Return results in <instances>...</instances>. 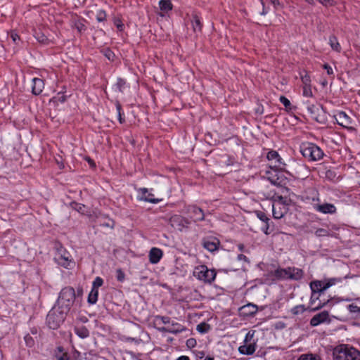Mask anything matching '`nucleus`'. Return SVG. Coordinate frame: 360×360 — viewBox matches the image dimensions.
Returning <instances> with one entry per match:
<instances>
[{
	"instance_id": "nucleus-6",
	"label": "nucleus",
	"mask_w": 360,
	"mask_h": 360,
	"mask_svg": "<svg viewBox=\"0 0 360 360\" xmlns=\"http://www.w3.org/2000/svg\"><path fill=\"white\" fill-rule=\"evenodd\" d=\"M319 202V198L318 197L312 198L311 205L315 211L325 214H333L336 213L337 208L333 204L328 202L320 204Z\"/></svg>"
},
{
	"instance_id": "nucleus-33",
	"label": "nucleus",
	"mask_w": 360,
	"mask_h": 360,
	"mask_svg": "<svg viewBox=\"0 0 360 360\" xmlns=\"http://www.w3.org/2000/svg\"><path fill=\"white\" fill-rule=\"evenodd\" d=\"M297 360H321V358L317 354L309 353L301 354Z\"/></svg>"
},
{
	"instance_id": "nucleus-40",
	"label": "nucleus",
	"mask_w": 360,
	"mask_h": 360,
	"mask_svg": "<svg viewBox=\"0 0 360 360\" xmlns=\"http://www.w3.org/2000/svg\"><path fill=\"white\" fill-rule=\"evenodd\" d=\"M342 278H331L328 280H326V287L325 288H330L334 285H335L338 283L342 282Z\"/></svg>"
},
{
	"instance_id": "nucleus-61",
	"label": "nucleus",
	"mask_w": 360,
	"mask_h": 360,
	"mask_svg": "<svg viewBox=\"0 0 360 360\" xmlns=\"http://www.w3.org/2000/svg\"><path fill=\"white\" fill-rule=\"evenodd\" d=\"M186 345L188 347H193L196 345V341L193 338H190L187 340Z\"/></svg>"
},
{
	"instance_id": "nucleus-45",
	"label": "nucleus",
	"mask_w": 360,
	"mask_h": 360,
	"mask_svg": "<svg viewBox=\"0 0 360 360\" xmlns=\"http://www.w3.org/2000/svg\"><path fill=\"white\" fill-rule=\"evenodd\" d=\"M255 333V332L254 330L248 331L245 337L244 343L248 344V343L252 342L253 341H255V340H253Z\"/></svg>"
},
{
	"instance_id": "nucleus-22",
	"label": "nucleus",
	"mask_w": 360,
	"mask_h": 360,
	"mask_svg": "<svg viewBox=\"0 0 360 360\" xmlns=\"http://www.w3.org/2000/svg\"><path fill=\"white\" fill-rule=\"evenodd\" d=\"M191 24L193 30L195 32H200L202 30V24L201 22L200 18L196 13L192 14L191 16Z\"/></svg>"
},
{
	"instance_id": "nucleus-55",
	"label": "nucleus",
	"mask_w": 360,
	"mask_h": 360,
	"mask_svg": "<svg viewBox=\"0 0 360 360\" xmlns=\"http://www.w3.org/2000/svg\"><path fill=\"white\" fill-rule=\"evenodd\" d=\"M321 295H319L318 292H312L311 291V297H310V300H309V304L311 306H312L315 302L319 299V296Z\"/></svg>"
},
{
	"instance_id": "nucleus-4",
	"label": "nucleus",
	"mask_w": 360,
	"mask_h": 360,
	"mask_svg": "<svg viewBox=\"0 0 360 360\" xmlns=\"http://www.w3.org/2000/svg\"><path fill=\"white\" fill-rule=\"evenodd\" d=\"M68 313L62 311L56 306L49 311L46 316V324L49 328L56 330L59 328L60 324L65 321Z\"/></svg>"
},
{
	"instance_id": "nucleus-8",
	"label": "nucleus",
	"mask_w": 360,
	"mask_h": 360,
	"mask_svg": "<svg viewBox=\"0 0 360 360\" xmlns=\"http://www.w3.org/2000/svg\"><path fill=\"white\" fill-rule=\"evenodd\" d=\"M266 158L270 162V167L275 171L284 170L285 164L283 162V159L276 150H270L268 152Z\"/></svg>"
},
{
	"instance_id": "nucleus-62",
	"label": "nucleus",
	"mask_w": 360,
	"mask_h": 360,
	"mask_svg": "<svg viewBox=\"0 0 360 360\" xmlns=\"http://www.w3.org/2000/svg\"><path fill=\"white\" fill-rule=\"evenodd\" d=\"M126 340L127 342H135L136 344H139L140 342V341H141V340L137 338H131V337L126 338Z\"/></svg>"
},
{
	"instance_id": "nucleus-27",
	"label": "nucleus",
	"mask_w": 360,
	"mask_h": 360,
	"mask_svg": "<svg viewBox=\"0 0 360 360\" xmlns=\"http://www.w3.org/2000/svg\"><path fill=\"white\" fill-rule=\"evenodd\" d=\"M285 213V209L284 207H281V206H277L275 204H273L272 206V214L274 219H281Z\"/></svg>"
},
{
	"instance_id": "nucleus-53",
	"label": "nucleus",
	"mask_w": 360,
	"mask_h": 360,
	"mask_svg": "<svg viewBox=\"0 0 360 360\" xmlns=\"http://www.w3.org/2000/svg\"><path fill=\"white\" fill-rule=\"evenodd\" d=\"M155 321L160 320L163 324H167L170 323V318L169 316L158 315L155 317Z\"/></svg>"
},
{
	"instance_id": "nucleus-10",
	"label": "nucleus",
	"mask_w": 360,
	"mask_h": 360,
	"mask_svg": "<svg viewBox=\"0 0 360 360\" xmlns=\"http://www.w3.org/2000/svg\"><path fill=\"white\" fill-rule=\"evenodd\" d=\"M169 223L174 229L182 231L188 227L190 221L181 215L175 214L170 218Z\"/></svg>"
},
{
	"instance_id": "nucleus-26",
	"label": "nucleus",
	"mask_w": 360,
	"mask_h": 360,
	"mask_svg": "<svg viewBox=\"0 0 360 360\" xmlns=\"http://www.w3.org/2000/svg\"><path fill=\"white\" fill-rule=\"evenodd\" d=\"M243 313L247 316H254L257 311V307L254 304H248L241 308Z\"/></svg>"
},
{
	"instance_id": "nucleus-29",
	"label": "nucleus",
	"mask_w": 360,
	"mask_h": 360,
	"mask_svg": "<svg viewBox=\"0 0 360 360\" xmlns=\"http://www.w3.org/2000/svg\"><path fill=\"white\" fill-rule=\"evenodd\" d=\"M74 331L77 335L84 339L89 336V330L84 326H75Z\"/></svg>"
},
{
	"instance_id": "nucleus-23",
	"label": "nucleus",
	"mask_w": 360,
	"mask_h": 360,
	"mask_svg": "<svg viewBox=\"0 0 360 360\" xmlns=\"http://www.w3.org/2000/svg\"><path fill=\"white\" fill-rule=\"evenodd\" d=\"M290 276L289 279L290 280H294V281H298L300 280L304 275V272L301 269L296 268V267H290V270L289 271Z\"/></svg>"
},
{
	"instance_id": "nucleus-36",
	"label": "nucleus",
	"mask_w": 360,
	"mask_h": 360,
	"mask_svg": "<svg viewBox=\"0 0 360 360\" xmlns=\"http://www.w3.org/2000/svg\"><path fill=\"white\" fill-rule=\"evenodd\" d=\"M126 81L122 78H117V82L115 84V86L119 92L122 93L125 86H126Z\"/></svg>"
},
{
	"instance_id": "nucleus-49",
	"label": "nucleus",
	"mask_w": 360,
	"mask_h": 360,
	"mask_svg": "<svg viewBox=\"0 0 360 360\" xmlns=\"http://www.w3.org/2000/svg\"><path fill=\"white\" fill-rule=\"evenodd\" d=\"M24 340H25V344L27 347H32L34 345V343H35L34 340L30 334H27L24 337Z\"/></svg>"
},
{
	"instance_id": "nucleus-43",
	"label": "nucleus",
	"mask_w": 360,
	"mask_h": 360,
	"mask_svg": "<svg viewBox=\"0 0 360 360\" xmlns=\"http://www.w3.org/2000/svg\"><path fill=\"white\" fill-rule=\"evenodd\" d=\"M279 101L285 107L287 110L291 109V103L285 96H281L279 98Z\"/></svg>"
},
{
	"instance_id": "nucleus-21",
	"label": "nucleus",
	"mask_w": 360,
	"mask_h": 360,
	"mask_svg": "<svg viewBox=\"0 0 360 360\" xmlns=\"http://www.w3.org/2000/svg\"><path fill=\"white\" fill-rule=\"evenodd\" d=\"M290 270V267L285 269L278 268L274 271V275L278 280L289 279V276L290 275L289 273Z\"/></svg>"
},
{
	"instance_id": "nucleus-19",
	"label": "nucleus",
	"mask_w": 360,
	"mask_h": 360,
	"mask_svg": "<svg viewBox=\"0 0 360 360\" xmlns=\"http://www.w3.org/2000/svg\"><path fill=\"white\" fill-rule=\"evenodd\" d=\"M326 287V281H314L310 283V288L312 292H316L319 295L323 293L328 288Z\"/></svg>"
},
{
	"instance_id": "nucleus-17",
	"label": "nucleus",
	"mask_w": 360,
	"mask_h": 360,
	"mask_svg": "<svg viewBox=\"0 0 360 360\" xmlns=\"http://www.w3.org/2000/svg\"><path fill=\"white\" fill-rule=\"evenodd\" d=\"M44 88V82L43 79L37 77L32 79V93L34 95H39Z\"/></svg>"
},
{
	"instance_id": "nucleus-34",
	"label": "nucleus",
	"mask_w": 360,
	"mask_h": 360,
	"mask_svg": "<svg viewBox=\"0 0 360 360\" xmlns=\"http://www.w3.org/2000/svg\"><path fill=\"white\" fill-rule=\"evenodd\" d=\"M172 326L176 327V328H173V329L169 328V329H167L165 328H161L160 330L161 331H167V332L171 333H177L181 332L183 330L182 326L180 324H179L178 323H172Z\"/></svg>"
},
{
	"instance_id": "nucleus-51",
	"label": "nucleus",
	"mask_w": 360,
	"mask_h": 360,
	"mask_svg": "<svg viewBox=\"0 0 360 360\" xmlns=\"http://www.w3.org/2000/svg\"><path fill=\"white\" fill-rule=\"evenodd\" d=\"M256 214L258 219H259L263 223H264L266 221L270 220L266 214L262 211H257Z\"/></svg>"
},
{
	"instance_id": "nucleus-47",
	"label": "nucleus",
	"mask_w": 360,
	"mask_h": 360,
	"mask_svg": "<svg viewBox=\"0 0 360 360\" xmlns=\"http://www.w3.org/2000/svg\"><path fill=\"white\" fill-rule=\"evenodd\" d=\"M103 283V280L99 276H97L92 284V289L98 290V288L101 287Z\"/></svg>"
},
{
	"instance_id": "nucleus-58",
	"label": "nucleus",
	"mask_w": 360,
	"mask_h": 360,
	"mask_svg": "<svg viewBox=\"0 0 360 360\" xmlns=\"http://www.w3.org/2000/svg\"><path fill=\"white\" fill-rule=\"evenodd\" d=\"M328 302H329V300H328L327 301H323V302H321L320 300L319 304L316 307L311 308L310 309V311H315L319 310L320 309H321L324 306H326Z\"/></svg>"
},
{
	"instance_id": "nucleus-5",
	"label": "nucleus",
	"mask_w": 360,
	"mask_h": 360,
	"mask_svg": "<svg viewBox=\"0 0 360 360\" xmlns=\"http://www.w3.org/2000/svg\"><path fill=\"white\" fill-rule=\"evenodd\" d=\"M193 274L198 279L211 283L214 281L217 272L214 269H209L205 265H200L195 268Z\"/></svg>"
},
{
	"instance_id": "nucleus-48",
	"label": "nucleus",
	"mask_w": 360,
	"mask_h": 360,
	"mask_svg": "<svg viewBox=\"0 0 360 360\" xmlns=\"http://www.w3.org/2000/svg\"><path fill=\"white\" fill-rule=\"evenodd\" d=\"M301 80L304 86L311 85V78L307 72L304 75H301Z\"/></svg>"
},
{
	"instance_id": "nucleus-1",
	"label": "nucleus",
	"mask_w": 360,
	"mask_h": 360,
	"mask_svg": "<svg viewBox=\"0 0 360 360\" xmlns=\"http://www.w3.org/2000/svg\"><path fill=\"white\" fill-rule=\"evenodd\" d=\"M76 299V292L72 287L63 288L58 295L55 306L62 311L69 313Z\"/></svg>"
},
{
	"instance_id": "nucleus-12",
	"label": "nucleus",
	"mask_w": 360,
	"mask_h": 360,
	"mask_svg": "<svg viewBox=\"0 0 360 360\" xmlns=\"http://www.w3.org/2000/svg\"><path fill=\"white\" fill-rule=\"evenodd\" d=\"M70 257V255L65 250H60L54 259L59 265L68 269L73 264Z\"/></svg>"
},
{
	"instance_id": "nucleus-15",
	"label": "nucleus",
	"mask_w": 360,
	"mask_h": 360,
	"mask_svg": "<svg viewBox=\"0 0 360 360\" xmlns=\"http://www.w3.org/2000/svg\"><path fill=\"white\" fill-rule=\"evenodd\" d=\"M139 192L141 194V195L139 198L140 200L150 202L153 204L158 203L162 200L161 199L159 198H155L154 195L151 193H149L148 190L146 188H139Z\"/></svg>"
},
{
	"instance_id": "nucleus-63",
	"label": "nucleus",
	"mask_w": 360,
	"mask_h": 360,
	"mask_svg": "<svg viewBox=\"0 0 360 360\" xmlns=\"http://www.w3.org/2000/svg\"><path fill=\"white\" fill-rule=\"evenodd\" d=\"M237 259L238 261H245L246 262H249L248 258L243 254L238 255L237 257Z\"/></svg>"
},
{
	"instance_id": "nucleus-35",
	"label": "nucleus",
	"mask_w": 360,
	"mask_h": 360,
	"mask_svg": "<svg viewBox=\"0 0 360 360\" xmlns=\"http://www.w3.org/2000/svg\"><path fill=\"white\" fill-rule=\"evenodd\" d=\"M197 330L200 333H207L210 330V326L205 322L197 326Z\"/></svg>"
},
{
	"instance_id": "nucleus-54",
	"label": "nucleus",
	"mask_w": 360,
	"mask_h": 360,
	"mask_svg": "<svg viewBox=\"0 0 360 360\" xmlns=\"http://www.w3.org/2000/svg\"><path fill=\"white\" fill-rule=\"evenodd\" d=\"M116 278H117V280L118 281H120V282L124 281V278H125V274L122 271V269H117V271H116Z\"/></svg>"
},
{
	"instance_id": "nucleus-60",
	"label": "nucleus",
	"mask_w": 360,
	"mask_h": 360,
	"mask_svg": "<svg viewBox=\"0 0 360 360\" xmlns=\"http://www.w3.org/2000/svg\"><path fill=\"white\" fill-rule=\"evenodd\" d=\"M11 38L12 39L13 41L16 44H18V41L20 40L19 35L13 32L11 33Z\"/></svg>"
},
{
	"instance_id": "nucleus-28",
	"label": "nucleus",
	"mask_w": 360,
	"mask_h": 360,
	"mask_svg": "<svg viewBox=\"0 0 360 360\" xmlns=\"http://www.w3.org/2000/svg\"><path fill=\"white\" fill-rule=\"evenodd\" d=\"M159 6L161 11L163 13L160 14L161 16H164L165 13L172 9V4L169 0H160Z\"/></svg>"
},
{
	"instance_id": "nucleus-64",
	"label": "nucleus",
	"mask_w": 360,
	"mask_h": 360,
	"mask_svg": "<svg viewBox=\"0 0 360 360\" xmlns=\"http://www.w3.org/2000/svg\"><path fill=\"white\" fill-rule=\"evenodd\" d=\"M270 1L274 5L275 8H277L278 6H281L279 0H270Z\"/></svg>"
},
{
	"instance_id": "nucleus-24",
	"label": "nucleus",
	"mask_w": 360,
	"mask_h": 360,
	"mask_svg": "<svg viewBox=\"0 0 360 360\" xmlns=\"http://www.w3.org/2000/svg\"><path fill=\"white\" fill-rule=\"evenodd\" d=\"M272 200L274 202V204L276 205L277 206L288 205V200L285 195L283 196V195H279L278 193H274L272 196Z\"/></svg>"
},
{
	"instance_id": "nucleus-11",
	"label": "nucleus",
	"mask_w": 360,
	"mask_h": 360,
	"mask_svg": "<svg viewBox=\"0 0 360 360\" xmlns=\"http://www.w3.org/2000/svg\"><path fill=\"white\" fill-rule=\"evenodd\" d=\"M186 212L189 217L195 222L202 221L205 219L204 212L196 205H192L186 207Z\"/></svg>"
},
{
	"instance_id": "nucleus-56",
	"label": "nucleus",
	"mask_w": 360,
	"mask_h": 360,
	"mask_svg": "<svg viewBox=\"0 0 360 360\" xmlns=\"http://www.w3.org/2000/svg\"><path fill=\"white\" fill-rule=\"evenodd\" d=\"M323 68L326 70L327 74L334 78L335 75L333 68L327 63L323 65Z\"/></svg>"
},
{
	"instance_id": "nucleus-59",
	"label": "nucleus",
	"mask_w": 360,
	"mask_h": 360,
	"mask_svg": "<svg viewBox=\"0 0 360 360\" xmlns=\"http://www.w3.org/2000/svg\"><path fill=\"white\" fill-rule=\"evenodd\" d=\"M348 309L352 313H359L360 307L356 304H351L348 306Z\"/></svg>"
},
{
	"instance_id": "nucleus-14",
	"label": "nucleus",
	"mask_w": 360,
	"mask_h": 360,
	"mask_svg": "<svg viewBox=\"0 0 360 360\" xmlns=\"http://www.w3.org/2000/svg\"><path fill=\"white\" fill-rule=\"evenodd\" d=\"M334 117L336 122L345 128H348L352 124V118L344 111H340Z\"/></svg>"
},
{
	"instance_id": "nucleus-20",
	"label": "nucleus",
	"mask_w": 360,
	"mask_h": 360,
	"mask_svg": "<svg viewBox=\"0 0 360 360\" xmlns=\"http://www.w3.org/2000/svg\"><path fill=\"white\" fill-rule=\"evenodd\" d=\"M162 251L158 248H153L149 252V261L151 264H157L162 257Z\"/></svg>"
},
{
	"instance_id": "nucleus-50",
	"label": "nucleus",
	"mask_w": 360,
	"mask_h": 360,
	"mask_svg": "<svg viewBox=\"0 0 360 360\" xmlns=\"http://www.w3.org/2000/svg\"><path fill=\"white\" fill-rule=\"evenodd\" d=\"M303 96L305 97H313V93L311 89V85L303 86Z\"/></svg>"
},
{
	"instance_id": "nucleus-3",
	"label": "nucleus",
	"mask_w": 360,
	"mask_h": 360,
	"mask_svg": "<svg viewBox=\"0 0 360 360\" xmlns=\"http://www.w3.org/2000/svg\"><path fill=\"white\" fill-rule=\"evenodd\" d=\"M334 360H360V352L352 347L342 345L333 350Z\"/></svg>"
},
{
	"instance_id": "nucleus-30",
	"label": "nucleus",
	"mask_w": 360,
	"mask_h": 360,
	"mask_svg": "<svg viewBox=\"0 0 360 360\" xmlns=\"http://www.w3.org/2000/svg\"><path fill=\"white\" fill-rule=\"evenodd\" d=\"M274 224L270 219V220L266 221L264 223V225L261 227V230L266 235H269L270 233H271L274 231Z\"/></svg>"
},
{
	"instance_id": "nucleus-25",
	"label": "nucleus",
	"mask_w": 360,
	"mask_h": 360,
	"mask_svg": "<svg viewBox=\"0 0 360 360\" xmlns=\"http://www.w3.org/2000/svg\"><path fill=\"white\" fill-rule=\"evenodd\" d=\"M54 356L57 360H70L69 354L67 352H64V349L61 346L56 348Z\"/></svg>"
},
{
	"instance_id": "nucleus-13",
	"label": "nucleus",
	"mask_w": 360,
	"mask_h": 360,
	"mask_svg": "<svg viewBox=\"0 0 360 360\" xmlns=\"http://www.w3.org/2000/svg\"><path fill=\"white\" fill-rule=\"evenodd\" d=\"M219 240L214 236L205 237L202 240V247L211 252L217 250L219 249Z\"/></svg>"
},
{
	"instance_id": "nucleus-37",
	"label": "nucleus",
	"mask_w": 360,
	"mask_h": 360,
	"mask_svg": "<svg viewBox=\"0 0 360 360\" xmlns=\"http://www.w3.org/2000/svg\"><path fill=\"white\" fill-rule=\"evenodd\" d=\"M34 37L41 44H46L48 41L47 37L41 32H35Z\"/></svg>"
},
{
	"instance_id": "nucleus-57",
	"label": "nucleus",
	"mask_w": 360,
	"mask_h": 360,
	"mask_svg": "<svg viewBox=\"0 0 360 360\" xmlns=\"http://www.w3.org/2000/svg\"><path fill=\"white\" fill-rule=\"evenodd\" d=\"M101 226L113 229L115 226V221L111 219H108L107 221L101 223Z\"/></svg>"
},
{
	"instance_id": "nucleus-32",
	"label": "nucleus",
	"mask_w": 360,
	"mask_h": 360,
	"mask_svg": "<svg viewBox=\"0 0 360 360\" xmlns=\"http://www.w3.org/2000/svg\"><path fill=\"white\" fill-rule=\"evenodd\" d=\"M98 290L92 289L90 291L89 296H88V302L90 304H94L96 303L98 300Z\"/></svg>"
},
{
	"instance_id": "nucleus-41",
	"label": "nucleus",
	"mask_w": 360,
	"mask_h": 360,
	"mask_svg": "<svg viewBox=\"0 0 360 360\" xmlns=\"http://www.w3.org/2000/svg\"><path fill=\"white\" fill-rule=\"evenodd\" d=\"M342 278H331L328 280H326V287L325 288H330L334 285H335L338 283L342 282Z\"/></svg>"
},
{
	"instance_id": "nucleus-38",
	"label": "nucleus",
	"mask_w": 360,
	"mask_h": 360,
	"mask_svg": "<svg viewBox=\"0 0 360 360\" xmlns=\"http://www.w3.org/2000/svg\"><path fill=\"white\" fill-rule=\"evenodd\" d=\"M71 207L76 210L77 212L84 214L85 205L81 203H78L77 202H72L70 203Z\"/></svg>"
},
{
	"instance_id": "nucleus-18",
	"label": "nucleus",
	"mask_w": 360,
	"mask_h": 360,
	"mask_svg": "<svg viewBox=\"0 0 360 360\" xmlns=\"http://www.w3.org/2000/svg\"><path fill=\"white\" fill-rule=\"evenodd\" d=\"M256 350V341H253L250 343H244L243 345H241L238 347V352L241 354L245 355H252Z\"/></svg>"
},
{
	"instance_id": "nucleus-7",
	"label": "nucleus",
	"mask_w": 360,
	"mask_h": 360,
	"mask_svg": "<svg viewBox=\"0 0 360 360\" xmlns=\"http://www.w3.org/2000/svg\"><path fill=\"white\" fill-rule=\"evenodd\" d=\"M307 110L311 114V117L319 123L324 124L327 121L326 112L322 105L316 106L314 104L307 105Z\"/></svg>"
},
{
	"instance_id": "nucleus-44",
	"label": "nucleus",
	"mask_w": 360,
	"mask_h": 360,
	"mask_svg": "<svg viewBox=\"0 0 360 360\" xmlns=\"http://www.w3.org/2000/svg\"><path fill=\"white\" fill-rule=\"evenodd\" d=\"M116 110L117 112V117L120 123L122 124L124 122V119L122 117V106L119 102H117L116 104Z\"/></svg>"
},
{
	"instance_id": "nucleus-9",
	"label": "nucleus",
	"mask_w": 360,
	"mask_h": 360,
	"mask_svg": "<svg viewBox=\"0 0 360 360\" xmlns=\"http://www.w3.org/2000/svg\"><path fill=\"white\" fill-rule=\"evenodd\" d=\"M270 174L271 176H268L267 179L271 184L280 187L282 194H287L289 192V189L287 187L283 186L285 184L286 178L278 173H276L274 174L270 173Z\"/></svg>"
},
{
	"instance_id": "nucleus-2",
	"label": "nucleus",
	"mask_w": 360,
	"mask_h": 360,
	"mask_svg": "<svg viewBox=\"0 0 360 360\" xmlns=\"http://www.w3.org/2000/svg\"><path fill=\"white\" fill-rule=\"evenodd\" d=\"M300 150L303 157L310 162L319 161L324 156L323 150L311 142L302 143L300 146Z\"/></svg>"
},
{
	"instance_id": "nucleus-52",
	"label": "nucleus",
	"mask_w": 360,
	"mask_h": 360,
	"mask_svg": "<svg viewBox=\"0 0 360 360\" xmlns=\"http://www.w3.org/2000/svg\"><path fill=\"white\" fill-rule=\"evenodd\" d=\"M114 25L116 26L119 31H122L124 30V25L120 18H115L114 19Z\"/></svg>"
},
{
	"instance_id": "nucleus-16",
	"label": "nucleus",
	"mask_w": 360,
	"mask_h": 360,
	"mask_svg": "<svg viewBox=\"0 0 360 360\" xmlns=\"http://www.w3.org/2000/svg\"><path fill=\"white\" fill-rule=\"evenodd\" d=\"M327 321H330L329 314L327 311H323L316 314L311 319L310 325L311 326H317Z\"/></svg>"
},
{
	"instance_id": "nucleus-39",
	"label": "nucleus",
	"mask_w": 360,
	"mask_h": 360,
	"mask_svg": "<svg viewBox=\"0 0 360 360\" xmlns=\"http://www.w3.org/2000/svg\"><path fill=\"white\" fill-rule=\"evenodd\" d=\"M306 310H307V309L305 308L304 305L299 304V305H297L291 309V313L293 315H298V314H302Z\"/></svg>"
},
{
	"instance_id": "nucleus-31",
	"label": "nucleus",
	"mask_w": 360,
	"mask_h": 360,
	"mask_svg": "<svg viewBox=\"0 0 360 360\" xmlns=\"http://www.w3.org/2000/svg\"><path fill=\"white\" fill-rule=\"evenodd\" d=\"M329 44L333 50L340 53L341 51V46L339 44L338 39L335 36L331 35L329 37Z\"/></svg>"
},
{
	"instance_id": "nucleus-42",
	"label": "nucleus",
	"mask_w": 360,
	"mask_h": 360,
	"mask_svg": "<svg viewBox=\"0 0 360 360\" xmlns=\"http://www.w3.org/2000/svg\"><path fill=\"white\" fill-rule=\"evenodd\" d=\"M314 233L317 237H325L330 236L329 230L322 228L316 229Z\"/></svg>"
},
{
	"instance_id": "nucleus-46",
	"label": "nucleus",
	"mask_w": 360,
	"mask_h": 360,
	"mask_svg": "<svg viewBox=\"0 0 360 360\" xmlns=\"http://www.w3.org/2000/svg\"><path fill=\"white\" fill-rule=\"evenodd\" d=\"M96 18L98 22H104L106 20V13L103 10L98 11Z\"/></svg>"
}]
</instances>
